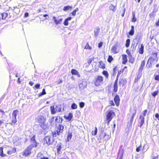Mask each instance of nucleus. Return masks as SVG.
I'll return each instance as SVG.
<instances>
[{
  "mask_svg": "<svg viewBox=\"0 0 159 159\" xmlns=\"http://www.w3.org/2000/svg\"><path fill=\"white\" fill-rule=\"evenodd\" d=\"M51 112L52 115L55 114L57 112L61 111V105L60 104L54 105L51 106L50 107Z\"/></svg>",
  "mask_w": 159,
  "mask_h": 159,
  "instance_id": "obj_1",
  "label": "nucleus"
},
{
  "mask_svg": "<svg viewBox=\"0 0 159 159\" xmlns=\"http://www.w3.org/2000/svg\"><path fill=\"white\" fill-rule=\"evenodd\" d=\"M32 146V145H30L25 148L22 152V155L23 156L27 157L31 153L32 151L34 148Z\"/></svg>",
  "mask_w": 159,
  "mask_h": 159,
  "instance_id": "obj_2",
  "label": "nucleus"
},
{
  "mask_svg": "<svg viewBox=\"0 0 159 159\" xmlns=\"http://www.w3.org/2000/svg\"><path fill=\"white\" fill-rule=\"evenodd\" d=\"M107 120L108 124L111 120L113 117L115 116V114L114 111L112 110H110L107 111Z\"/></svg>",
  "mask_w": 159,
  "mask_h": 159,
  "instance_id": "obj_3",
  "label": "nucleus"
},
{
  "mask_svg": "<svg viewBox=\"0 0 159 159\" xmlns=\"http://www.w3.org/2000/svg\"><path fill=\"white\" fill-rule=\"evenodd\" d=\"M31 144L30 145H32V147L33 148H36L37 146L39 143L36 141L35 139V136L33 135L31 138L30 139V140Z\"/></svg>",
  "mask_w": 159,
  "mask_h": 159,
  "instance_id": "obj_4",
  "label": "nucleus"
},
{
  "mask_svg": "<svg viewBox=\"0 0 159 159\" xmlns=\"http://www.w3.org/2000/svg\"><path fill=\"white\" fill-rule=\"evenodd\" d=\"M100 139H102L103 140L107 141L110 139L109 135L105 133H104L103 131H101L100 134Z\"/></svg>",
  "mask_w": 159,
  "mask_h": 159,
  "instance_id": "obj_5",
  "label": "nucleus"
},
{
  "mask_svg": "<svg viewBox=\"0 0 159 159\" xmlns=\"http://www.w3.org/2000/svg\"><path fill=\"white\" fill-rule=\"evenodd\" d=\"M39 121L40 126L45 129L46 128V126L44 124L45 120L44 117L42 116H40L39 117Z\"/></svg>",
  "mask_w": 159,
  "mask_h": 159,
  "instance_id": "obj_6",
  "label": "nucleus"
},
{
  "mask_svg": "<svg viewBox=\"0 0 159 159\" xmlns=\"http://www.w3.org/2000/svg\"><path fill=\"white\" fill-rule=\"evenodd\" d=\"M120 44L118 43H116L115 44L112 46L111 50L114 53H117L119 52V50L118 48Z\"/></svg>",
  "mask_w": 159,
  "mask_h": 159,
  "instance_id": "obj_7",
  "label": "nucleus"
},
{
  "mask_svg": "<svg viewBox=\"0 0 159 159\" xmlns=\"http://www.w3.org/2000/svg\"><path fill=\"white\" fill-rule=\"evenodd\" d=\"M44 141H46V143L49 145L54 143V142L53 139L49 136H46L44 139Z\"/></svg>",
  "mask_w": 159,
  "mask_h": 159,
  "instance_id": "obj_8",
  "label": "nucleus"
},
{
  "mask_svg": "<svg viewBox=\"0 0 159 159\" xmlns=\"http://www.w3.org/2000/svg\"><path fill=\"white\" fill-rule=\"evenodd\" d=\"M103 80V77L101 76H98L96 79V81L95 82V85L96 86H98L100 85L101 83L102 82Z\"/></svg>",
  "mask_w": 159,
  "mask_h": 159,
  "instance_id": "obj_9",
  "label": "nucleus"
},
{
  "mask_svg": "<svg viewBox=\"0 0 159 159\" xmlns=\"http://www.w3.org/2000/svg\"><path fill=\"white\" fill-rule=\"evenodd\" d=\"M136 113V111H135V112L132 114L131 117L130 119L129 122H128V127L130 128L132 126L134 118L135 115Z\"/></svg>",
  "mask_w": 159,
  "mask_h": 159,
  "instance_id": "obj_10",
  "label": "nucleus"
},
{
  "mask_svg": "<svg viewBox=\"0 0 159 159\" xmlns=\"http://www.w3.org/2000/svg\"><path fill=\"white\" fill-rule=\"evenodd\" d=\"M64 128V126L61 124H59L58 126V129L57 131V134L58 135H60V133L63 132V129Z\"/></svg>",
  "mask_w": 159,
  "mask_h": 159,
  "instance_id": "obj_11",
  "label": "nucleus"
},
{
  "mask_svg": "<svg viewBox=\"0 0 159 159\" xmlns=\"http://www.w3.org/2000/svg\"><path fill=\"white\" fill-rule=\"evenodd\" d=\"M114 101L116 105L118 106L119 105L120 99L118 95H116L114 98Z\"/></svg>",
  "mask_w": 159,
  "mask_h": 159,
  "instance_id": "obj_12",
  "label": "nucleus"
},
{
  "mask_svg": "<svg viewBox=\"0 0 159 159\" xmlns=\"http://www.w3.org/2000/svg\"><path fill=\"white\" fill-rule=\"evenodd\" d=\"M16 148H11L10 150L7 151V153L9 155H11L12 153H15L16 152Z\"/></svg>",
  "mask_w": 159,
  "mask_h": 159,
  "instance_id": "obj_13",
  "label": "nucleus"
},
{
  "mask_svg": "<svg viewBox=\"0 0 159 159\" xmlns=\"http://www.w3.org/2000/svg\"><path fill=\"white\" fill-rule=\"evenodd\" d=\"M149 61L151 62L152 64H155L156 63L158 60V58H155L153 57H150L148 60Z\"/></svg>",
  "mask_w": 159,
  "mask_h": 159,
  "instance_id": "obj_14",
  "label": "nucleus"
},
{
  "mask_svg": "<svg viewBox=\"0 0 159 159\" xmlns=\"http://www.w3.org/2000/svg\"><path fill=\"white\" fill-rule=\"evenodd\" d=\"M145 64V61H142L140 68L139 69V72H142L143 67Z\"/></svg>",
  "mask_w": 159,
  "mask_h": 159,
  "instance_id": "obj_15",
  "label": "nucleus"
},
{
  "mask_svg": "<svg viewBox=\"0 0 159 159\" xmlns=\"http://www.w3.org/2000/svg\"><path fill=\"white\" fill-rule=\"evenodd\" d=\"M100 31V29L99 27H97L95 28L94 31V36L96 37H97L98 36Z\"/></svg>",
  "mask_w": 159,
  "mask_h": 159,
  "instance_id": "obj_16",
  "label": "nucleus"
},
{
  "mask_svg": "<svg viewBox=\"0 0 159 159\" xmlns=\"http://www.w3.org/2000/svg\"><path fill=\"white\" fill-rule=\"evenodd\" d=\"M53 19L54 20V22L56 25L61 24V23L62 21V18H61L58 20H57L56 17L55 16H53Z\"/></svg>",
  "mask_w": 159,
  "mask_h": 159,
  "instance_id": "obj_17",
  "label": "nucleus"
},
{
  "mask_svg": "<svg viewBox=\"0 0 159 159\" xmlns=\"http://www.w3.org/2000/svg\"><path fill=\"white\" fill-rule=\"evenodd\" d=\"M63 120L62 117L60 116H57L55 120V121L58 123H61Z\"/></svg>",
  "mask_w": 159,
  "mask_h": 159,
  "instance_id": "obj_18",
  "label": "nucleus"
},
{
  "mask_svg": "<svg viewBox=\"0 0 159 159\" xmlns=\"http://www.w3.org/2000/svg\"><path fill=\"white\" fill-rule=\"evenodd\" d=\"M122 64H125L127 62V56L126 55H122Z\"/></svg>",
  "mask_w": 159,
  "mask_h": 159,
  "instance_id": "obj_19",
  "label": "nucleus"
},
{
  "mask_svg": "<svg viewBox=\"0 0 159 159\" xmlns=\"http://www.w3.org/2000/svg\"><path fill=\"white\" fill-rule=\"evenodd\" d=\"M73 114L71 113H69L68 116H66L65 115L64 116V117L68 121H70L73 118Z\"/></svg>",
  "mask_w": 159,
  "mask_h": 159,
  "instance_id": "obj_20",
  "label": "nucleus"
},
{
  "mask_svg": "<svg viewBox=\"0 0 159 159\" xmlns=\"http://www.w3.org/2000/svg\"><path fill=\"white\" fill-rule=\"evenodd\" d=\"M62 143H58L57 146V149L58 153L60 152L62 148Z\"/></svg>",
  "mask_w": 159,
  "mask_h": 159,
  "instance_id": "obj_21",
  "label": "nucleus"
},
{
  "mask_svg": "<svg viewBox=\"0 0 159 159\" xmlns=\"http://www.w3.org/2000/svg\"><path fill=\"white\" fill-rule=\"evenodd\" d=\"M71 73L73 75H76L78 77H80V75L78 72L75 69H72L71 71Z\"/></svg>",
  "mask_w": 159,
  "mask_h": 159,
  "instance_id": "obj_22",
  "label": "nucleus"
},
{
  "mask_svg": "<svg viewBox=\"0 0 159 159\" xmlns=\"http://www.w3.org/2000/svg\"><path fill=\"white\" fill-rule=\"evenodd\" d=\"M127 82L126 80L125 79H122L120 80L119 84L120 85H122L123 86L124 84H126Z\"/></svg>",
  "mask_w": 159,
  "mask_h": 159,
  "instance_id": "obj_23",
  "label": "nucleus"
},
{
  "mask_svg": "<svg viewBox=\"0 0 159 159\" xmlns=\"http://www.w3.org/2000/svg\"><path fill=\"white\" fill-rule=\"evenodd\" d=\"M139 119L140 120V127H141L144 122V117H142V115H141L139 117Z\"/></svg>",
  "mask_w": 159,
  "mask_h": 159,
  "instance_id": "obj_24",
  "label": "nucleus"
},
{
  "mask_svg": "<svg viewBox=\"0 0 159 159\" xmlns=\"http://www.w3.org/2000/svg\"><path fill=\"white\" fill-rule=\"evenodd\" d=\"M72 19V18L70 17H68L66 18L64 22V24L65 26H67L68 25V21Z\"/></svg>",
  "mask_w": 159,
  "mask_h": 159,
  "instance_id": "obj_25",
  "label": "nucleus"
},
{
  "mask_svg": "<svg viewBox=\"0 0 159 159\" xmlns=\"http://www.w3.org/2000/svg\"><path fill=\"white\" fill-rule=\"evenodd\" d=\"M132 21L133 22H135L137 21V19L135 17V14L134 11H133L132 13Z\"/></svg>",
  "mask_w": 159,
  "mask_h": 159,
  "instance_id": "obj_26",
  "label": "nucleus"
},
{
  "mask_svg": "<svg viewBox=\"0 0 159 159\" xmlns=\"http://www.w3.org/2000/svg\"><path fill=\"white\" fill-rule=\"evenodd\" d=\"M144 46L143 44H141L139 49V52L140 54H142L144 52Z\"/></svg>",
  "mask_w": 159,
  "mask_h": 159,
  "instance_id": "obj_27",
  "label": "nucleus"
},
{
  "mask_svg": "<svg viewBox=\"0 0 159 159\" xmlns=\"http://www.w3.org/2000/svg\"><path fill=\"white\" fill-rule=\"evenodd\" d=\"M109 8L110 10L113 11V12L115 11L116 9V7L113 5L112 4L110 5Z\"/></svg>",
  "mask_w": 159,
  "mask_h": 159,
  "instance_id": "obj_28",
  "label": "nucleus"
},
{
  "mask_svg": "<svg viewBox=\"0 0 159 159\" xmlns=\"http://www.w3.org/2000/svg\"><path fill=\"white\" fill-rule=\"evenodd\" d=\"M99 68L102 69H104L105 68V65L103 61H100L99 62Z\"/></svg>",
  "mask_w": 159,
  "mask_h": 159,
  "instance_id": "obj_29",
  "label": "nucleus"
},
{
  "mask_svg": "<svg viewBox=\"0 0 159 159\" xmlns=\"http://www.w3.org/2000/svg\"><path fill=\"white\" fill-rule=\"evenodd\" d=\"M134 33V27L132 25L131 26V30L129 32V34L131 35H133Z\"/></svg>",
  "mask_w": 159,
  "mask_h": 159,
  "instance_id": "obj_30",
  "label": "nucleus"
},
{
  "mask_svg": "<svg viewBox=\"0 0 159 159\" xmlns=\"http://www.w3.org/2000/svg\"><path fill=\"white\" fill-rule=\"evenodd\" d=\"M2 20H5L8 16V14L7 13H2Z\"/></svg>",
  "mask_w": 159,
  "mask_h": 159,
  "instance_id": "obj_31",
  "label": "nucleus"
},
{
  "mask_svg": "<svg viewBox=\"0 0 159 159\" xmlns=\"http://www.w3.org/2000/svg\"><path fill=\"white\" fill-rule=\"evenodd\" d=\"M0 155L2 157H4L6 155L3 153V149L2 147L0 148Z\"/></svg>",
  "mask_w": 159,
  "mask_h": 159,
  "instance_id": "obj_32",
  "label": "nucleus"
},
{
  "mask_svg": "<svg viewBox=\"0 0 159 159\" xmlns=\"http://www.w3.org/2000/svg\"><path fill=\"white\" fill-rule=\"evenodd\" d=\"M18 112V110H14L12 113V117L16 118Z\"/></svg>",
  "mask_w": 159,
  "mask_h": 159,
  "instance_id": "obj_33",
  "label": "nucleus"
},
{
  "mask_svg": "<svg viewBox=\"0 0 159 159\" xmlns=\"http://www.w3.org/2000/svg\"><path fill=\"white\" fill-rule=\"evenodd\" d=\"M72 8V6H67L64 7L63 10L64 11H66Z\"/></svg>",
  "mask_w": 159,
  "mask_h": 159,
  "instance_id": "obj_34",
  "label": "nucleus"
},
{
  "mask_svg": "<svg viewBox=\"0 0 159 159\" xmlns=\"http://www.w3.org/2000/svg\"><path fill=\"white\" fill-rule=\"evenodd\" d=\"M129 62H131V63L133 64L134 61V58L132 56H130L129 57Z\"/></svg>",
  "mask_w": 159,
  "mask_h": 159,
  "instance_id": "obj_35",
  "label": "nucleus"
},
{
  "mask_svg": "<svg viewBox=\"0 0 159 159\" xmlns=\"http://www.w3.org/2000/svg\"><path fill=\"white\" fill-rule=\"evenodd\" d=\"M44 156L43 155L41 152L39 153L37 156V157L38 159H42Z\"/></svg>",
  "mask_w": 159,
  "mask_h": 159,
  "instance_id": "obj_36",
  "label": "nucleus"
},
{
  "mask_svg": "<svg viewBox=\"0 0 159 159\" xmlns=\"http://www.w3.org/2000/svg\"><path fill=\"white\" fill-rule=\"evenodd\" d=\"M72 137V133H69L67 135V140L69 141L71 139Z\"/></svg>",
  "mask_w": 159,
  "mask_h": 159,
  "instance_id": "obj_37",
  "label": "nucleus"
},
{
  "mask_svg": "<svg viewBox=\"0 0 159 159\" xmlns=\"http://www.w3.org/2000/svg\"><path fill=\"white\" fill-rule=\"evenodd\" d=\"M71 107L72 109H75L77 108V106L75 103H73L71 104Z\"/></svg>",
  "mask_w": 159,
  "mask_h": 159,
  "instance_id": "obj_38",
  "label": "nucleus"
},
{
  "mask_svg": "<svg viewBox=\"0 0 159 159\" xmlns=\"http://www.w3.org/2000/svg\"><path fill=\"white\" fill-rule=\"evenodd\" d=\"M130 40L129 39H127L126 41L125 46L128 48L130 44Z\"/></svg>",
  "mask_w": 159,
  "mask_h": 159,
  "instance_id": "obj_39",
  "label": "nucleus"
},
{
  "mask_svg": "<svg viewBox=\"0 0 159 159\" xmlns=\"http://www.w3.org/2000/svg\"><path fill=\"white\" fill-rule=\"evenodd\" d=\"M97 127H95V130L94 131H92V134L93 135H95L97 134Z\"/></svg>",
  "mask_w": 159,
  "mask_h": 159,
  "instance_id": "obj_40",
  "label": "nucleus"
},
{
  "mask_svg": "<svg viewBox=\"0 0 159 159\" xmlns=\"http://www.w3.org/2000/svg\"><path fill=\"white\" fill-rule=\"evenodd\" d=\"M113 87L114 92H117L118 89L117 84H114Z\"/></svg>",
  "mask_w": 159,
  "mask_h": 159,
  "instance_id": "obj_41",
  "label": "nucleus"
},
{
  "mask_svg": "<svg viewBox=\"0 0 159 159\" xmlns=\"http://www.w3.org/2000/svg\"><path fill=\"white\" fill-rule=\"evenodd\" d=\"M78 11V8H77L76 9L73 10V11L71 13L73 16H75L76 15V11Z\"/></svg>",
  "mask_w": 159,
  "mask_h": 159,
  "instance_id": "obj_42",
  "label": "nucleus"
},
{
  "mask_svg": "<svg viewBox=\"0 0 159 159\" xmlns=\"http://www.w3.org/2000/svg\"><path fill=\"white\" fill-rule=\"evenodd\" d=\"M103 74L107 78H108V74L107 71L104 70L102 72Z\"/></svg>",
  "mask_w": 159,
  "mask_h": 159,
  "instance_id": "obj_43",
  "label": "nucleus"
},
{
  "mask_svg": "<svg viewBox=\"0 0 159 159\" xmlns=\"http://www.w3.org/2000/svg\"><path fill=\"white\" fill-rule=\"evenodd\" d=\"M46 94V92H45V90L44 89H43L42 92V93H41L39 94V96H42L43 95L45 94Z\"/></svg>",
  "mask_w": 159,
  "mask_h": 159,
  "instance_id": "obj_44",
  "label": "nucleus"
},
{
  "mask_svg": "<svg viewBox=\"0 0 159 159\" xmlns=\"http://www.w3.org/2000/svg\"><path fill=\"white\" fill-rule=\"evenodd\" d=\"M113 60V58L112 56L109 55L108 56V58L107 59V61L109 62H111V61Z\"/></svg>",
  "mask_w": 159,
  "mask_h": 159,
  "instance_id": "obj_45",
  "label": "nucleus"
},
{
  "mask_svg": "<svg viewBox=\"0 0 159 159\" xmlns=\"http://www.w3.org/2000/svg\"><path fill=\"white\" fill-rule=\"evenodd\" d=\"M152 63L151 62L149 61V60H148L147 62V64L146 65V66L148 68H149L150 67L152 66Z\"/></svg>",
  "mask_w": 159,
  "mask_h": 159,
  "instance_id": "obj_46",
  "label": "nucleus"
},
{
  "mask_svg": "<svg viewBox=\"0 0 159 159\" xmlns=\"http://www.w3.org/2000/svg\"><path fill=\"white\" fill-rule=\"evenodd\" d=\"M158 91H155L152 93V95L153 97H155V96L158 94Z\"/></svg>",
  "mask_w": 159,
  "mask_h": 159,
  "instance_id": "obj_47",
  "label": "nucleus"
},
{
  "mask_svg": "<svg viewBox=\"0 0 159 159\" xmlns=\"http://www.w3.org/2000/svg\"><path fill=\"white\" fill-rule=\"evenodd\" d=\"M84 48L88 49H91V48L89 45V43H87L85 45Z\"/></svg>",
  "mask_w": 159,
  "mask_h": 159,
  "instance_id": "obj_48",
  "label": "nucleus"
},
{
  "mask_svg": "<svg viewBox=\"0 0 159 159\" xmlns=\"http://www.w3.org/2000/svg\"><path fill=\"white\" fill-rule=\"evenodd\" d=\"M151 57H153V58H158L157 57V54L156 53H154L153 54Z\"/></svg>",
  "mask_w": 159,
  "mask_h": 159,
  "instance_id": "obj_49",
  "label": "nucleus"
},
{
  "mask_svg": "<svg viewBox=\"0 0 159 159\" xmlns=\"http://www.w3.org/2000/svg\"><path fill=\"white\" fill-rule=\"evenodd\" d=\"M79 106L81 108H83L84 106V103L83 102H80L79 103Z\"/></svg>",
  "mask_w": 159,
  "mask_h": 159,
  "instance_id": "obj_50",
  "label": "nucleus"
},
{
  "mask_svg": "<svg viewBox=\"0 0 159 159\" xmlns=\"http://www.w3.org/2000/svg\"><path fill=\"white\" fill-rule=\"evenodd\" d=\"M17 122L16 118L12 117V123L13 124H15Z\"/></svg>",
  "mask_w": 159,
  "mask_h": 159,
  "instance_id": "obj_51",
  "label": "nucleus"
},
{
  "mask_svg": "<svg viewBox=\"0 0 159 159\" xmlns=\"http://www.w3.org/2000/svg\"><path fill=\"white\" fill-rule=\"evenodd\" d=\"M147 112V111L146 110H145L144 111H143V112H142V114H141V115H142V116H143V117L145 116L146 115Z\"/></svg>",
  "mask_w": 159,
  "mask_h": 159,
  "instance_id": "obj_52",
  "label": "nucleus"
},
{
  "mask_svg": "<svg viewBox=\"0 0 159 159\" xmlns=\"http://www.w3.org/2000/svg\"><path fill=\"white\" fill-rule=\"evenodd\" d=\"M154 79L156 80L159 81V75H155Z\"/></svg>",
  "mask_w": 159,
  "mask_h": 159,
  "instance_id": "obj_53",
  "label": "nucleus"
},
{
  "mask_svg": "<svg viewBox=\"0 0 159 159\" xmlns=\"http://www.w3.org/2000/svg\"><path fill=\"white\" fill-rule=\"evenodd\" d=\"M155 16H156V14H155V13L154 12H152L150 14H149L150 17H154Z\"/></svg>",
  "mask_w": 159,
  "mask_h": 159,
  "instance_id": "obj_54",
  "label": "nucleus"
},
{
  "mask_svg": "<svg viewBox=\"0 0 159 159\" xmlns=\"http://www.w3.org/2000/svg\"><path fill=\"white\" fill-rule=\"evenodd\" d=\"M111 106H114L115 104L114 103L113 101L112 100L110 101L109 102Z\"/></svg>",
  "mask_w": 159,
  "mask_h": 159,
  "instance_id": "obj_55",
  "label": "nucleus"
},
{
  "mask_svg": "<svg viewBox=\"0 0 159 159\" xmlns=\"http://www.w3.org/2000/svg\"><path fill=\"white\" fill-rule=\"evenodd\" d=\"M54 120V117L53 116V117H52V118L50 119H49V122L50 123L52 124L53 123V122Z\"/></svg>",
  "mask_w": 159,
  "mask_h": 159,
  "instance_id": "obj_56",
  "label": "nucleus"
},
{
  "mask_svg": "<svg viewBox=\"0 0 159 159\" xmlns=\"http://www.w3.org/2000/svg\"><path fill=\"white\" fill-rule=\"evenodd\" d=\"M34 87L36 89H39L40 88V84H37L35 85Z\"/></svg>",
  "mask_w": 159,
  "mask_h": 159,
  "instance_id": "obj_57",
  "label": "nucleus"
},
{
  "mask_svg": "<svg viewBox=\"0 0 159 159\" xmlns=\"http://www.w3.org/2000/svg\"><path fill=\"white\" fill-rule=\"evenodd\" d=\"M3 123H4V120H0V126H3L2 125L3 124ZM3 126L1 127V128H3Z\"/></svg>",
  "mask_w": 159,
  "mask_h": 159,
  "instance_id": "obj_58",
  "label": "nucleus"
},
{
  "mask_svg": "<svg viewBox=\"0 0 159 159\" xmlns=\"http://www.w3.org/2000/svg\"><path fill=\"white\" fill-rule=\"evenodd\" d=\"M103 44V43L102 42H100L98 44V47L99 48H101L102 45Z\"/></svg>",
  "mask_w": 159,
  "mask_h": 159,
  "instance_id": "obj_59",
  "label": "nucleus"
},
{
  "mask_svg": "<svg viewBox=\"0 0 159 159\" xmlns=\"http://www.w3.org/2000/svg\"><path fill=\"white\" fill-rule=\"evenodd\" d=\"M155 116L156 118L158 120H159V114L156 113L155 114Z\"/></svg>",
  "mask_w": 159,
  "mask_h": 159,
  "instance_id": "obj_60",
  "label": "nucleus"
},
{
  "mask_svg": "<svg viewBox=\"0 0 159 159\" xmlns=\"http://www.w3.org/2000/svg\"><path fill=\"white\" fill-rule=\"evenodd\" d=\"M157 9L155 7L154 8L152 12L155 13L156 12H157Z\"/></svg>",
  "mask_w": 159,
  "mask_h": 159,
  "instance_id": "obj_61",
  "label": "nucleus"
},
{
  "mask_svg": "<svg viewBox=\"0 0 159 159\" xmlns=\"http://www.w3.org/2000/svg\"><path fill=\"white\" fill-rule=\"evenodd\" d=\"M141 147V146H139V147H138L136 148V151L137 152H139L140 151V148Z\"/></svg>",
  "mask_w": 159,
  "mask_h": 159,
  "instance_id": "obj_62",
  "label": "nucleus"
},
{
  "mask_svg": "<svg viewBox=\"0 0 159 159\" xmlns=\"http://www.w3.org/2000/svg\"><path fill=\"white\" fill-rule=\"evenodd\" d=\"M29 16V13L28 12H25L24 14V16L27 17Z\"/></svg>",
  "mask_w": 159,
  "mask_h": 159,
  "instance_id": "obj_63",
  "label": "nucleus"
},
{
  "mask_svg": "<svg viewBox=\"0 0 159 159\" xmlns=\"http://www.w3.org/2000/svg\"><path fill=\"white\" fill-rule=\"evenodd\" d=\"M139 78H135L134 80V82L136 83V82H138V81H139Z\"/></svg>",
  "mask_w": 159,
  "mask_h": 159,
  "instance_id": "obj_64",
  "label": "nucleus"
}]
</instances>
